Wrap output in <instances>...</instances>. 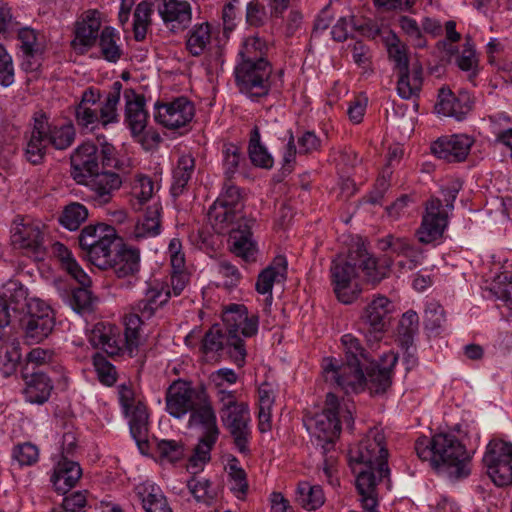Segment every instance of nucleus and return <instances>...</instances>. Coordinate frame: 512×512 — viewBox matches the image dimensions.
I'll use <instances>...</instances> for the list:
<instances>
[{"instance_id":"nucleus-1","label":"nucleus","mask_w":512,"mask_h":512,"mask_svg":"<svg viewBox=\"0 0 512 512\" xmlns=\"http://www.w3.org/2000/svg\"><path fill=\"white\" fill-rule=\"evenodd\" d=\"M341 343L345 351V362L339 365L336 359H324L325 381L336 385L346 394L358 393L365 387L371 394L386 392L392 383V371L398 356L394 352L385 353L381 363H377L369 358L360 340L354 335H343Z\"/></svg>"},{"instance_id":"nucleus-2","label":"nucleus","mask_w":512,"mask_h":512,"mask_svg":"<svg viewBox=\"0 0 512 512\" xmlns=\"http://www.w3.org/2000/svg\"><path fill=\"white\" fill-rule=\"evenodd\" d=\"M392 264L387 256L380 259L372 256L364 245H357L347 256H337L331 263L330 277L338 300L350 304L357 299L360 289L353 286V279L358 269L363 273V280L375 286L388 277Z\"/></svg>"},{"instance_id":"nucleus-3","label":"nucleus","mask_w":512,"mask_h":512,"mask_svg":"<svg viewBox=\"0 0 512 512\" xmlns=\"http://www.w3.org/2000/svg\"><path fill=\"white\" fill-rule=\"evenodd\" d=\"M384 435L377 429L368 435L353 449H350V461L363 465L357 471L356 488L366 512H376L377 485L389 477L388 450Z\"/></svg>"},{"instance_id":"nucleus-4","label":"nucleus","mask_w":512,"mask_h":512,"mask_svg":"<svg viewBox=\"0 0 512 512\" xmlns=\"http://www.w3.org/2000/svg\"><path fill=\"white\" fill-rule=\"evenodd\" d=\"M75 137L72 123L57 126L50 124L45 115L35 117L33 127L26 135L25 157L33 165H38L42 163L49 146L65 150L73 144Z\"/></svg>"},{"instance_id":"nucleus-5","label":"nucleus","mask_w":512,"mask_h":512,"mask_svg":"<svg viewBox=\"0 0 512 512\" xmlns=\"http://www.w3.org/2000/svg\"><path fill=\"white\" fill-rule=\"evenodd\" d=\"M140 340V321L136 316L125 317L124 336L120 335L115 326L104 323H97L90 335V343L112 358L125 354L130 358L136 356Z\"/></svg>"},{"instance_id":"nucleus-6","label":"nucleus","mask_w":512,"mask_h":512,"mask_svg":"<svg viewBox=\"0 0 512 512\" xmlns=\"http://www.w3.org/2000/svg\"><path fill=\"white\" fill-rule=\"evenodd\" d=\"M239 91L252 100L265 97L270 90L281 88L283 70L277 72L278 79L273 76V67L268 60L239 61L234 70Z\"/></svg>"},{"instance_id":"nucleus-7","label":"nucleus","mask_w":512,"mask_h":512,"mask_svg":"<svg viewBox=\"0 0 512 512\" xmlns=\"http://www.w3.org/2000/svg\"><path fill=\"white\" fill-rule=\"evenodd\" d=\"M433 468L450 479L467 477L470 472L471 457L465 446L452 434L439 433L433 436Z\"/></svg>"},{"instance_id":"nucleus-8","label":"nucleus","mask_w":512,"mask_h":512,"mask_svg":"<svg viewBox=\"0 0 512 512\" xmlns=\"http://www.w3.org/2000/svg\"><path fill=\"white\" fill-rule=\"evenodd\" d=\"M220 403L219 414L224 428L233 438V443L242 454H248L251 438L250 413L247 404L238 402L232 391L217 392Z\"/></svg>"},{"instance_id":"nucleus-9","label":"nucleus","mask_w":512,"mask_h":512,"mask_svg":"<svg viewBox=\"0 0 512 512\" xmlns=\"http://www.w3.org/2000/svg\"><path fill=\"white\" fill-rule=\"evenodd\" d=\"M188 424L190 427L200 425L204 429V434L199 443L194 448L193 455L189 458L188 467L195 469L196 473L203 464L210 460V452L219 436L216 414L209 401L207 393L204 395V402L197 404L190 412Z\"/></svg>"},{"instance_id":"nucleus-10","label":"nucleus","mask_w":512,"mask_h":512,"mask_svg":"<svg viewBox=\"0 0 512 512\" xmlns=\"http://www.w3.org/2000/svg\"><path fill=\"white\" fill-rule=\"evenodd\" d=\"M114 147L103 143L101 148L92 142L79 145L70 156L71 176L79 184L85 182L94 173L111 166L114 158Z\"/></svg>"},{"instance_id":"nucleus-11","label":"nucleus","mask_w":512,"mask_h":512,"mask_svg":"<svg viewBox=\"0 0 512 512\" xmlns=\"http://www.w3.org/2000/svg\"><path fill=\"white\" fill-rule=\"evenodd\" d=\"M393 313V304L385 296L374 298L363 310L359 320V331L372 348L377 345L388 331Z\"/></svg>"},{"instance_id":"nucleus-12","label":"nucleus","mask_w":512,"mask_h":512,"mask_svg":"<svg viewBox=\"0 0 512 512\" xmlns=\"http://www.w3.org/2000/svg\"><path fill=\"white\" fill-rule=\"evenodd\" d=\"M488 475L499 487L512 484V443L491 439L483 456Z\"/></svg>"},{"instance_id":"nucleus-13","label":"nucleus","mask_w":512,"mask_h":512,"mask_svg":"<svg viewBox=\"0 0 512 512\" xmlns=\"http://www.w3.org/2000/svg\"><path fill=\"white\" fill-rule=\"evenodd\" d=\"M205 394L206 390L203 386L194 387L188 381L175 380L166 390V411L170 416L181 419L197 404L204 402Z\"/></svg>"},{"instance_id":"nucleus-14","label":"nucleus","mask_w":512,"mask_h":512,"mask_svg":"<svg viewBox=\"0 0 512 512\" xmlns=\"http://www.w3.org/2000/svg\"><path fill=\"white\" fill-rule=\"evenodd\" d=\"M341 431L339 419V401L335 394L329 392L326 395L325 408L314 419L313 434L321 445L323 453L334 449L335 439Z\"/></svg>"},{"instance_id":"nucleus-15","label":"nucleus","mask_w":512,"mask_h":512,"mask_svg":"<svg viewBox=\"0 0 512 512\" xmlns=\"http://www.w3.org/2000/svg\"><path fill=\"white\" fill-rule=\"evenodd\" d=\"M11 243L26 254L38 256L44 253L42 224L29 216L17 215L11 228Z\"/></svg>"},{"instance_id":"nucleus-16","label":"nucleus","mask_w":512,"mask_h":512,"mask_svg":"<svg viewBox=\"0 0 512 512\" xmlns=\"http://www.w3.org/2000/svg\"><path fill=\"white\" fill-rule=\"evenodd\" d=\"M155 121L169 130H178L190 125L195 116L194 104L180 96L169 102L155 103Z\"/></svg>"},{"instance_id":"nucleus-17","label":"nucleus","mask_w":512,"mask_h":512,"mask_svg":"<svg viewBox=\"0 0 512 512\" xmlns=\"http://www.w3.org/2000/svg\"><path fill=\"white\" fill-rule=\"evenodd\" d=\"M202 349L205 353L221 352V355H228L238 367L245 363L244 341L240 337L227 335L218 326H213L206 332L202 340Z\"/></svg>"},{"instance_id":"nucleus-18","label":"nucleus","mask_w":512,"mask_h":512,"mask_svg":"<svg viewBox=\"0 0 512 512\" xmlns=\"http://www.w3.org/2000/svg\"><path fill=\"white\" fill-rule=\"evenodd\" d=\"M448 225V213L443 209L442 201L431 197L425 205V213L417 230L421 243L429 244L440 239Z\"/></svg>"},{"instance_id":"nucleus-19","label":"nucleus","mask_w":512,"mask_h":512,"mask_svg":"<svg viewBox=\"0 0 512 512\" xmlns=\"http://www.w3.org/2000/svg\"><path fill=\"white\" fill-rule=\"evenodd\" d=\"M170 297L171 290L168 284L156 280L149 282L143 298L135 303L132 307L134 312L128 316H136L141 325L143 320L152 318L156 311L169 301Z\"/></svg>"},{"instance_id":"nucleus-20","label":"nucleus","mask_w":512,"mask_h":512,"mask_svg":"<svg viewBox=\"0 0 512 512\" xmlns=\"http://www.w3.org/2000/svg\"><path fill=\"white\" fill-rule=\"evenodd\" d=\"M100 27L99 12L97 10L86 11L75 23L74 38L71 41L73 50L79 55L85 54L99 38Z\"/></svg>"},{"instance_id":"nucleus-21","label":"nucleus","mask_w":512,"mask_h":512,"mask_svg":"<svg viewBox=\"0 0 512 512\" xmlns=\"http://www.w3.org/2000/svg\"><path fill=\"white\" fill-rule=\"evenodd\" d=\"M254 219L239 218L237 227L229 231L231 251L246 262L255 261L257 254V243L253 239L252 226Z\"/></svg>"},{"instance_id":"nucleus-22","label":"nucleus","mask_w":512,"mask_h":512,"mask_svg":"<svg viewBox=\"0 0 512 512\" xmlns=\"http://www.w3.org/2000/svg\"><path fill=\"white\" fill-rule=\"evenodd\" d=\"M7 327L6 314L0 310V371L6 377L16 371L21 359L20 343Z\"/></svg>"},{"instance_id":"nucleus-23","label":"nucleus","mask_w":512,"mask_h":512,"mask_svg":"<svg viewBox=\"0 0 512 512\" xmlns=\"http://www.w3.org/2000/svg\"><path fill=\"white\" fill-rule=\"evenodd\" d=\"M80 184L89 187L91 200L95 205L102 206L112 200L115 192L120 189L122 180L119 174L115 172L100 170Z\"/></svg>"},{"instance_id":"nucleus-24","label":"nucleus","mask_w":512,"mask_h":512,"mask_svg":"<svg viewBox=\"0 0 512 512\" xmlns=\"http://www.w3.org/2000/svg\"><path fill=\"white\" fill-rule=\"evenodd\" d=\"M473 140L464 134L439 138L431 145V152L449 163L461 162L468 156Z\"/></svg>"},{"instance_id":"nucleus-25","label":"nucleus","mask_w":512,"mask_h":512,"mask_svg":"<svg viewBox=\"0 0 512 512\" xmlns=\"http://www.w3.org/2000/svg\"><path fill=\"white\" fill-rule=\"evenodd\" d=\"M473 104V98L467 91H460L455 95L450 89L442 87L438 93L435 110L438 114L460 121L472 110Z\"/></svg>"},{"instance_id":"nucleus-26","label":"nucleus","mask_w":512,"mask_h":512,"mask_svg":"<svg viewBox=\"0 0 512 512\" xmlns=\"http://www.w3.org/2000/svg\"><path fill=\"white\" fill-rule=\"evenodd\" d=\"M123 95L125 99V122L133 137L140 136L144 132L148 121L145 97L133 89H126Z\"/></svg>"},{"instance_id":"nucleus-27","label":"nucleus","mask_w":512,"mask_h":512,"mask_svg":"<svg viewBox=\"0 0 512 512\" xmlns=\"http://www.w3.org/2000/svg\"><path fill=\"white\" fill-rule=\"evenodd\" d=\"M158 12L166 27L174 33L187 28L192 19L191 6L187 1L162 0Z\"/></svg>"},{"instance_id":"nucleus-28","label":"nucleus","mask_w":512,"mask_h":512,"mask_svg":"<svg viewBox=\"0 0 512 512\" xmlns=\"http://www.w3.org/2000/svg\"><path fill=\"white\" fill-rule=\"evenodd\" d=\"M287 260L285 256H276L272 263L266 267L259 275L256 281V291L260 294H268L265 300V312H269L272 302V288L275 282H281L286 279Z\"/></svg>"},{"instance_id":"nucleus-29","label":"nucleus","mask_w":512,"mask_h":512,"mask_svg":"<svg viewBox=\"0 0 512 512\" xmlns=\"http://www.w3.org/2000/svg\"><path fill=\"white\" fill-rule=\"evenodd\" d=\"M378 245L380 250L384 252L391 251L393 254L403 256L407 259L406 262H398V266L400 268L413 270L419 263L420 252L406 237H398L393 234H388L378 241Z\"/></svg>"},{"instance_id":"nucleus-30","label":"nucleus","mask_w":512,"mask_h":512,"mask_svg":"<svg viewBox=\"0 0 512 512\" xmlns=\"http://www.w3.org/2000/svg\"><path fill=\"white\" fill-rule=\"evenodd\" d=\"M110 260L108 269H112L118 278L133 277L140 270V251L125 244L115 247Z\"/></svg>"},{"instance_id":"nucleus-31","label":"nucleus","mask_w":512,"mask_h":512,"mask_svg":"<svg viewBox=\"0 0 512 512\" xmlns=\"http://www.w3.org/2000/svg\"><path fill=\"white\" fill-rule=\"evenodd\" d=\"M29 304L27 289L22 283L16 280L9 281L4 287V293L0 296V310H3L7 317L9 326L11 314L24 312Z\"/></svg>"},{"instance_id":"nucleus-32","label":"nucleus","mask_w":512,"mask_h":512,"mask_svg":"<svg viewBox=\"0 0 512 512\" xmlns=\"http://www.w3.org/2000/svg\"><path fill=\"white\" fill-rule=\"evenodd\" d=\"M82 476V469L80 465L67 457L61 459L54 469L51 476V482L55 490L59 494H66L70 489L75 487L77 482Z\"/></svg>"},{"instance_id":"nucleus-33","label":"nucleus","mask_w":512,"mask_h":512,"mask_svg":"<svg viewBox=\"0 0 512 512\" xmlns=\"http://www.w3.org/2000/svg\"><path fill=\"white\" fill-rule=\"evenodd\" d=\"M135 492L145 512H173L161 489L155 484H139Z\"/></svg>"},{"instance_id":"nucleus-34","label":"nucleus","mask_w":512,"mask_h":512,"mask_svg":"<svg viewBox=\"0 0 512 512\" xmlns=\"http://www.w3.org/2000/svg\"><path fill=\"white\" fill-rule=\"evenodd\" d=\"M53 389L51 379L43 372H33L26 377L25 398L32 404H44Z\"/></svg>"},{"instance_id":"nucleus-35","label":"nucleus","mask_w":512,"mask_h":512,"mask_svg":"<svg viewBox=\"0 0 512 512\" xmlns=\"http://www.w3.org/2000/svg\"><path fill=\"white\" fill-rule=\"evenodd\" d=\"M116 240L117 232L115 228L104 223L88 225L81 230L78 236V243L81 250L92 248L94 245H99L104 241Z\"/></svg>"},{"instance_id":"nucleus-36","label":"nucleus","mask_w":512,"mask_h":512,"mask_svg":"<svg viewBox=\"0 0 512 512\" xmlns=\"http://www.w3.org/2000/svg\"><path fill=\"white\" fill-rule=\"evenodd\" d=\"M162 207L159 203H153L148 206L141 220H139L134 228L133 237L136 240H142L155 237L161 231V215Z\"/></svg>"},{"instance_id":"nucleus-37","label":"nucleus","mask_w":512,"mask_h":512,"mask_svg":"<svg viewBox=\"0 0 512 512\" xmlns=\"http://www.w3.org/2000/svg\"><path fill=\"white\" fill-rule=\"evenodd\" d=\"M37 318L36 320H20L24 339L30 345L45 340L52 333L55 326V317Z\"/></svg>"},{"instance_id":"nucleus-38","label":"nucleus","mask_w":512,"mask_h":512,"mask_svg":"<svg viewBox=\"0 0 512 512\" xmlns=\"http://www.w3.org/2000/svg\"><path fill=\"white\" fill-rule=\"evenodd\" d=\"M195 170V159L191 155H183L173 170V182L171 193L178 197L185 191L188 182L191 180Z\"/></svg>"},{"instance_id":"nucleus-39","label":"nucleus","mask_w":512,"mask_h":512,"mask_svg":"<svg viewBox=\"0 0 512 512\" xmlns=\"http://www.w3.org/2000/svg\"><path fill=\"white\" fill-rule=\"evenodd\" d=\"M211 38V25L208 22L196 24L188 32L186 49L192 56H200L210 45Z\"/></svg>"},{"instance_id":"nucleus-40","label":"nucleus","mask_w":512,"mask_h":512,"mask_svg":"<svg viewBox=\"0 0 512 512\" xmlns=\"http://www.w3.org/2000/svg\"><path fill=\"white\" fill-rule=\"evenodd\" d=\"M296 501L308 511L316 510L325 503V495L320 485L300 482L296 490Z\"/></svg>"},{"instance_id":"nucleus-41","label":"nucleus","mask_w":512,"mask_h":512,"mask_svg":"<svg viewBox=\"0 0 512 512\" xmlns=\"http://www.w3.org/2000/svg\"><path fill=\"white\" fill-rule=\"evenodd\" d=\"M241 213L216 202L209 208L208 219L214 231L219 234L226 233Z\"/></svg>"},{"instance_id":"nucleus-42","label":"nucleus","mask_w":512,"mask_h":512,"mask_svg":"<svg viewBox=\"0 0 512 512\" xmlns=\"http://www.w3.org/2000/svg\"><path fill=\"white\" fill-rule=\"evenodd\" d=\"M115 241L101 242L99 245H94L92 248L81 250L83 256L94 266L102 270H107L111 266L110 258L115 252Z\"/></svg>"},{"instance_id":"nucleus-43","label":"nucleus","mask_w":512,"mask_h":512,"mask_svg":"<svg viewBox=\"0 0 512 512\" xmlns=\"http://www.w3.org/2000/svg\"><path fill=\"white\" fill-rule=\"evenodd\" d=\"M122 83L115 81L112 85L111 91L107 94L105 101L100 107L99 117L102 126H107L111 123L118 122L117 106L120 101Z\"/></svg>"},{"instance_id":"nucleus-44","label":"nucleus","mask_w":512,"mask_h":512,"mask_svg":"<svg viewBox=\"0 0 512 512\" xmlns=\"http://www.w3.org/2000/svg\"><path fill=\"white\" fill-rule=\"evenodd\" d=\"M222 163L226 180H231L239 171V168L245 164V155L238 145L234 143H225L222 146Z\"/></svg>"},{"instance_id":"nucleus-45","label":"nucleus","mask_w":512,"mask_h":512,"mask_svg":"<svg viewBox=\"0 0 512 512\" xmlns=\"http://www.w3.org/2000/svg\"><path fill=\"white\" fill-rule=\"evenodd\" d=\"M248 152L251 162L258 167L270 169L273 166V158L260 142V130L254 126L250 133Z\"/></svg>"},{"instance_id":"nucleus-46","label":"nucleus","mask_w":512,"mask_h":512,"mask_svg":"<svg viewBox=\"0 0 512 512\" xmlns=\"http://www.w3.org/2000/svg\"><path fill=\"white\" fill-rule=\"evenodd\" d=\"M119 36L114 28L104 27L99 36V46L101 54L108 62H117L122 55V50L117 44Z\"/></svg>"},{"instance_id":"nucleus-47","label":"nucleus","mask_w":512,"mask_h":512,"mask_svg":"<svg viewBox=\"0 0 512 512\" xmlns=\"http://www.w3.org/2000/svg\"><path fill=\"white\" fill-rule=\"evenodd\" d=\"M129 419L130 432L138 444L145 441L147 435V422L148 414L145 405L137 403L133 405L129 414H126Z\"/></svg>"},{"instance_id":"nucleus-48","label":"nucleus","mask_w":512,"mask_h":512,"mask_svg":"<svg viewBox=\"0 0 512 512\" xmlns=\"http://www.w3.org/2000/svg\"><path fill=\"white\" fill-rule=\"evenodd\" d=\"M55 251L67 273L71 275V277H73L79 284H87L89 281V276L77 263L75 258L72 256L71 251L61 243L55 244Z\"/></svg>"},{"instance_id":"nucleus-49","label":"nucleus","mask_w":512,"mask_h":512,"mask_svg":"<svg viewBox=\"0 0 512 512\" xmlns=\"http://www.w3.org/2000/svg\"><path fill=\"white\" fill-rule=\"evenodd\" d=\"M153 4L144 0L135 8L133 31L136 41H143L147 34V29L151 24V15L153 14Z\"/></svg>"},{"instance_id":"nucleus-50","label":"nucleus","mask_w":512,"mask_h":512,"mask_svg":"<svg viewBox=\"0 0 512 512\" xmlns=\"http://www.w3.org/2000/svg\"><path fill=\"white\" fill-rule=\"evenodd\" d=\"M87 208L78 202H72L66 205L59 217L60 224L68 230H77L87 219Z\"/></svg>"},{"instance_id":"nucleus-51","label":"nucleus","mask_w":512,"mask_h":512,"mask_svg":"<svg viewBox=\"0 0 512 512\" xmlns=\"http://www.w3.org/2000/svg\"><path fill=\"white\" fill-rule=\"evenodd\" d=\"M267 43L258 36H251L245 39L242 48L239 51L240 61L267 60Z\"/></svg>"},{"instance_id":"nucleus-52","label":"nucleus","mask_w":512,"mask_h":512,"mask_svg":"<svg viewBox=\"0 0 512 512\" xmlns=\"http://www.w3.org/2000/svg\"><path fill=\"white\" fill-rule=\"evenodd\" d=\"M247 309L244 305L232 304L222 313V320L225 325V332L229 336H239V330L246 320Z\"/></svg>"},{"instance_id":"nucleus-53","label":"nucleus","mask_w":512,"mask_h":512,"mask_svg":"<svg viewBox=\"0 0 512 512\" xmlns=\"http://www.w3.org/2000/svg\"><path fill=\"white\" fill-rule=\"evenodd\" d=\"M444 308L437 302H428L424 310V326L431 333L439 334L445 327Z\"/></svg>"},{"instance_id":"nucleus-54","label":"nucleus","mask_w":512,"mask_h":512,"mask_svg":"<svg viewBox=\"0 0 512 512\" xmlns=\"http://www.w3.org/2000/svg\"><path fill=\"white\" fill-rule=\"evenodd\" d=\"M419 327V317L416 312L409 310L402 315L398 325V334L402 345H406L407 349L413 342V337L417 333Z\"/></svg>"},{"instance_id":"nucleus-55","label":"nucleus","mask_w":512,"mask_h":512,"mask_svg":"<svg viewBox=\"0 0 512 512\" xmlns=\"http://www.w3.org/2000/svg\"><path fill=\"white\" fill-rule=\"evenodd\" d=\"M215 202L239 213L242 212L244 207L240 189L231 180L224 183L223 190Z\"/></svg>"},{"instance_id":"nucleus-56","label":"nucleus","mask_w":512,"mask_h":512,"mask_svg":"<svg viewBox=\"0 0 512 512\" xmlns=\"http://www.w3.org/2000/svg\"><path fill=\"white\" fill-rule=\"evenodd\" d=\"M19 21L13 16L12 8L5 2L0 1V36L4 39L14 37L19 30Z\"/></svg>"},{"instance_id":"nucleus-57","label":"nucleus","mask_w":512,"mask_h":512,"mask_svg":"<svg viewBox=\"0 0 512 512\" xmlns=\"http://www.w3.org/2000/svg\"><path fill=\"white\" fill-rule=\"evenodd\" d=\"M389 59L394 63V69L397 72L409 69V58L407 55V47L397 38L388 43Z\"/></svg>"},{"instance_id":"nucleus-58","label":"nucleus","mask_w":512,"mask_h":512,"mask_svg":"<svg viewBox=\"0 0 512 512\" xmlns=\"http://www.w3.org/2000/svg\"><path fill=\"white\" fill-rule=\"evenodd\" d=\"M157 452L161 458L176 462L185 455L184 443L181 440L162 439L157 442Z\"/></svg>"},{"instance_id":"nucleus-59","label":"nucleus","mask_w":512,"mask_h":512,"mask_svg":"<svg viewBox=\"0 0 512 512\" xmlns=\"http://www.w3.org/2000/svg\"><path fill=\"white\" fill-rule=\"evenodd\" d=\"M17 37L21 43L20 49L22 53H28L30 57L36 53L42 52L40 45L37 42L36 31L29 27H21L19 23V30L16 31Z\"/></svg>"},{"instance_id":"nucleus-60","label":"nucleus","mask_w":512,"mask_h":512,"mask_svg":"<svg viewBox=\"0 0 512 512\" xmlns=\"http://www.w3.org/2000/svg\"><path fill=\"white\" fill-rule=\"evenodd\" d=\"M93 364L98 378L103 384L111 386L116 382L115 367L103 355L96 354L93 358Z\"/></svg>"},{"instance_id":"nucleus-61","label":"nucleus","mask_w":512,"mask_h":512,"mask_svg":"<svg viewBox=\"0 0 512 512\" xmlns=\"http://www.w3.org/2000/svg\"><path fill=\"white\" fill-rule=\"evenodd\" d=\"M75 119L78 126L89 130H94L101 123L97 109L90 106L77 105Z\"/></svg>"},{"instance_id":"nucleus-62","label":"nucleus","mask_w":512,"mask_h":512,"mask_svg":"<svg viewBox=\"0 0 512 512\" xmlns=\"http://www.w3.org/2000/svg\"><path fill=\"white\" fill-rule=\"evenodd\" d=\"M24 316L20 320L38 319L44 317H55L52 308L44 301L38 298L29 299V304L23 312Z\"/></svg>"},{"instance_id":"nucleus-63","label":"nucleus","mask_w":512,"mask_h":512,"mask_svg":"<svg viewBox=\"0 0 512 512\" xmlns=\"http://www.w3.org/2000/svg\"><path fill=\"white\" fill-rule=\"evenodd\" d=\"M91 280L89 279L87 284H80V287L72 290L70 304L75 311H81L88 309L92 304V294L88 289Z\"/></svg>"},{"instance_id":"nucleus-64","label":"nucleus","mask_w":512,"mask_h":512,"mask_svg":"<svg viewBox=\"0 0 512 512\" xmlns=\"http://www.w3.org/2000/svg\"><path fill=\"white\" fill-rule=\"evenodd\" d=\"M39 457L38 449L31 443L20 444L13 450V458L21 466H31L37 462Z\"/></svg>"}]
</instances>
